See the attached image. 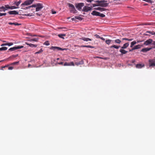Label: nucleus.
Returning a JSON list of instances; mask_svg holds the SVG:
<instances>
[{"label": "nucleus", "instance_id": "obj_23", "mask_svg": "<svg viewBox=\"0 0 155 155\" xmlns=\"http://www.w3.org/2000/svg\"><path fill=\"white\" fill-rule=\"evenodd\" d=\"M58 36L62 39H64V38L63 37L64 36H66V34H61L58 35Z\"/></svg>", "mask_w": 155, "mask_h": 155}, {"label": "nucleus", "instance_id": "obj_41", "mask_svg": "<svg viewBox=\"0 0 155 155\" xmlns=\"http://www.w3.org/2000/svg\"><path fill=\"white\" fill-rule=\"evenodd\" d=\"M5 8L7 9H10L11 6H9V5H5Z\"/></svg>", "mask_w": 155, "mask_h": 155}, {"label": "nucleus", "instance_id": "obj_53", "mask_svg": "<svg viewBox=\"0 0 155 155\" xmlns=\"http://www.w3.org/2000/svg\"><path fill=\"white\" fill-rule=\"evenodd\" d=\"M135 50V49H134V47H133L132 49H130L129 51H132L133 50Z\"/></svg>", "mask_w": 155, "mask_h": 155}, {"label": "nucleus", "instance_id": "obj_15", "mask_svg": "<svg viewBox=\"0 0 155 155\" xmlns=\"http://www.w3.org/2000/svg\"><path fill=\"white\" fill-rule=\"evenodd\" d=\"M94 9L95 10L100 11L101 12L105 11L106 10V8L101 7L95 8H94Z\"/></svg>", "mask_w": 155, "mask_h": 155}, {"label": "nucleus", "instance_id": "obj_25", "mask_svg": "<svg viewBox=\"0 0 155 155\" xmlns=\"http://www.w3.org/2000/svg\"><path fill=\"white\" fill-rule=\"evenodd\" d=\"M81 47H87L88 48H94V47L90 45H81Z\"/></svg>", "mask_w": 155, "mask_h": 155}, {"label": "nucleus", "instance_id": "obj_62", "mask_svg": "<svg viewBox=\"0 0 155 155\" xmlns=\"http://www.w3.org/2000/svg\"><path fill=\"white\" fill-rule=\"evenodd\" d=\"M135 62V60H133L132 61V62L133 63H134V62Z\"/></svg>", "mask_w": 155, "mask_h": 155}, {"label": "nucleus", "instance_id": "obj_4", "mask_svg": "<svg viewBox=\"0 0 155 155\" xmlns=\"http://www.w3.org/2000/svg\"><path fill=\"white\" fill-rule=\"evenodd\" d=\"M91 14L94 15L99 16L102 17H105V15L104 14L100 13V12L95 11H93L91 13Z\"/></svg>", "mask_w": 155, "mask_h": 155}, {"label": "nucleus", "instance_id": "obj_39", "mask_svg": "<svg viewBox=\"0 0 155 155\" xmlns=\"http://www.w3.org/2000/svg\"><path fill=\"white\" fill-rule=\"evenodd\" d=\"M13 5H16L17 7L19 5V4L18 2H15L13 3Z\"/></svg>", "mask_w": 155, "mask_h": 155}, {"label": "nucleus", "instance_id": "obj_37", "mask_svg": "<svg viewBox=\"0 0 155 155\" xmlns=\"http://www.w3.org/2000/svg\"><path fill=\"white\" fill-rule=\"evenodd\" d=\"M92 5H93V7H94L95 6H99V3H95V4H92Z\"/></svg>", "mask_w": 155, "mask_h": 155}, {"label": "nucleus", "instance_id": "obj_55", "mask_svg": "<svg viewBox=\"0 0 155 155\" xmlns=\"http://www.w3.org/2000/svg\"><path fill=\"white\" fill-rule=\"evenodd\" d=\"M8 24L11 25H13L14 23H12L11 22H9L8 23Z\"/></svg>", "mask_w": 155, "mask_h": 155}, {"label": "nucleus", "instance_id": "obj_33", "mask_svg": "<svg viewBox=\"0 0 155 155\" xmlns=\"http://www.w3.org/2000/svg\"><path fill=\"white\" fill-rule=\"evenodd\" d=\"M7 49V48L6 47H2L0 48V51H5Z\"/></svg>", "mask_w": 155, "mask_h": 155}, {"label": "nucleus", "instance_id": "obj_3", "mask_svg": "<svg viewBox=\"0 0 155 155\" xmlns=\"http://www.w3.org/2000/svg\"><path fill=\"white\" fill-rule=\"evenodd\" d=\"M33 0H28L25 1L24 3L21 5V6L23 7L24 6L30 5L33 2Z\"/></svg>", "mask_w": 155, "mask_h": 155}, {"label": "nucleus", "instance_id": "obj_14", "mask_svg": "<svg viewBox=\"0 0 155 155\" xmlns=\"http://www.w3.org/2000/svg\"><path fill=\"white\" fill-rule=\"evenodd\" d=\"M74 64L73 62H71L70 63L65 62L64 64V66H74Z\"/></svg>", "mask_w": 155, "mask_h": 155}, {"label": "nucleus", "instance_id": "obj_22", "mask_svg": "<svg viewBox=\"0 0 155 155\" xmlns=\"http://www.w3.org/2000/svg\"><path fill=\"white\" fill-rule=\"evenodd\" d=\"M120 51L122 54H126L127 52V51L123 49H120Z\"/></svg>", "mask_w": 155, "mask_h": 155}, {"label": "nucleus", "instance_id": "obj_46", "mask_svg": "<svg viewBox=\"0 0 155 155\" xmlns=\"http://www.w3.org/2000/svg\"><path fill=\"white\" fill-rule=\"evenodd\" d=\"M13 25H15V26L20 25H21V24H19V23H18L15 22V23H14Z\"/></svg>", "mask_w": 155, "mask_h": 155}, {"label": "nucleus", "instance_id": "obj_12", "mask_svg": "<svg viewBox=\"0 0 155 155\" xmlns=\"http://www.w3.org/2000/svg\"><path fill=\"white\" fill-rule=\"evenodd\" d=\"M8 13L10 15H16L18 14V12L14 10L12 11H9L8 12Z\"/></svg>", "mask_w": 155, "mask_h": 155}, {"label": "nucleus", "instance_id": "obj_8", "mask_svg": "<svg viewBox=\"0 0 155 155\" xmlns=\"http://www.w3.org/2000/svg\"><path fill=\"white\" fill-rule=\"evenodd\" d=\"M150 67H153L155 65V59H150L149 61Z\"/></svg>", "mask_w": 155, "mask_h": 155}, {"label": "nucleus", "instance_id": "obj_13", "mask_svg": "<svg viewBox=\"0 0 155 155\" xmlns=\"http://www.w3.org/2000/svg\"><path fill=\"white\" fill-rule=\"evenodd\" d=\"M152 48H144L142 49L141 50V51L143 52H147V51H150V50Z\"/></svg>", "mask_w": 155, "mask_h": 155}, {"label": "nucleus", "instance_id": "obj_64", "mask_svg": "<svg viewBox=\"0 0 155 155\" xmlns=\"http://www.w3.org/2000/svg\"><path fill=\"white\" fill-rule=\"evenodd\" d=\"M153 35H155V32L153 31Z\"/></svg>", "mask_w": 155, "mask_h": 155}, {"label": "nucleus", "instance_id": "obj_5", "mask_svg": "<svg viewBox=\"0 0 155 155\" xmlns=\"http://www.w3.org/2000/svg\"><path fill=\"white\" fill-rule=\"evenodd\" d=\"M23 47H24V46H23L14 47H13L10 48L8 49V50L10 51H14L15 50L18 49L22 48H23Z\"/></svg>", "mask_w": 155, "mask_h": 155}, {"label": "nucleus", "instance_id": "obj_27", "mask_svg": "<svg viewBox=\"0 0 155 155\" xmlns=\"http://www.w3.org/2000/svg\"><path fill=\"white\" fill-rule=\"evenodd\" d=\"M116 43L120 44L121 42V41L119 39H116L114 41Z\"/></svg>", "mask_w": 155, "mask_h": 155}, {"label": "nucleus", "instance_id": "obj_48", "mask_svg": "<svg viewBox=\"0 0 155 155\" xmlns=\"http://www.w3.org/2000/svg\"><path fill=\"white\" fill-rule=\"evenodd\" d=\"M18 63H19V61L14 62L12 63V65H15L16 64H18Z\"/></svg>", "mask_w": 155, "mask_h": 155}, {"label": "nucleus", "instance_id": "obj_43", "mask_svg": "<svg viewBox=\"0 0 155 155\" xmlns=\"http://www.w3.org/2000/svg\"><path fill=\"white\" fill-rule=\"evenodd\" d=\"M151 44L154 45V46L152 47V48H155V41H152V42L151 43Z\"/></svg>", "mask_w": 155, "mask_h": 155}, {"label": "nucleus", "instance_id": "obj_7", "mask_svg": "<svg viewBox=\"0 0 155 155\" xmlns=\"http://www.w3.org/2000/svg\"><path fill=\"white\" fill-rule=\"evenodd\" d=\"M51 49L53 50L54 51H59V50H61V51H64L65 50H66V49H63L61 48L60 47H56V46H52L50 48Z\"/></svg>", "mask_w": 155, "mask_h": 155}, {"label": "nucleus", "instance_id": "obj_57", "mask_svg": "<svg viewBox=\"0 0 155 155\" xmlns=\"http://www.w3.org/2000/svg\"><path fill=\"white\" fill-rule=\"evenodd\" d=\"M87 2H91L93 0H86Z\"/></svg>", "mask_w": 155, "mask_h": 155}, {"label": "nucleus", "instance_id": "obj_10", "mask_svg": "<svg viewBox=\"0 0 155 155\" xmlns=\"http://www.w3.org/2000/svg\"><path fill=\"white\" fill-rule=\"evenodd\" d=\"M152 42V39H149L144 42L143 44L145 45H148L151 44Z\"/></svg>", "mask_w": 155, "mask_h": 155}, {"label": "nucleus", "instance_id": "obj_60", "mask_svg": "<svg viewBox=\"0 0 155 155\" xmlns=\"http://www.w3.org/2000/svg\"><path fill=\"white\" fill-rule=\"evenodd\" d=\"M75 17L74 18H71V19L72 21H75Z\"/></svg>", "mask_w": 155, "mask_h": 155}, {"label": "nucleus", "instance_id": "obj_56", "mask_svg": "<svg viewBox=\"0 0 155 155\" xmlns=\"http://www.w3.org/2000/svg\"><path fill=\"white\" fill-rule=\"evenodd\" d=\"M52 14H55L56 13V11H54L52 10Z\"/></svg>", "mask_w": 155, "mask_h": 155}, {"label": "nucleus", "instance_id": "obj_31", "mask_svg": "<svg viewBox=\"0 0 155 155\" xmlns=\"http://www.w3.org/2000/svg\"><path fill=\"white\" fill-rule=\"evenodd\" d=\"M120 47V46H117L115 45H112V46H111L110 48H114L116 49H118Z\"/></svg>", "mask_w": 155, "mask_h": 155}, {"label": "nucleus", "instance_id": "obj_2", "mask_svg": "<svg viewBox=\"0 0 155 155\" xmlns=\"http://www.w3.org/2000/svg\"><path fill=\"white\" fill-rule=\"evenodd\" d=\"M68 6L70 8V11L71 12L73 13H75L77 12V11L76 10L74 6L72 4L69 3Z\"/></svg>", "mask_w": 155, "mask_h": 155}, {"label": "nucleus", "instance_id": "obj_52", "mask_svg": "<svg viewBox=\"0 0 155 155\" xmlns=\"http://www.w3.org/2000/svg\"><path fill=\"white\" fill-rule=\"evenodd\" d=\"M148 33H147V31L144 34V35H149L148 34Z\"/></svg>", "mask_w": 155, "mask_h": 155}, {"label": "nucleus", "instance_id": "obj_49", "mask_svg": "<svg viewBox=\"0 0 155 155\" xmlns=\"http://www.w3.org/2000/svg\"><path fill=\"white\" fill-rule=\"evenodd\" d=\"M60 64V65H62L63 64V62H58V63H56V64Z\"/></svg>", "mask_w": 155, "mask_h": 155}, {"label": "nucleus", "instance_id": "obj_35", "mask_svg": "<svg viewBox=\"0 0 155 155\" xmlns=\"http://www.w3.org/2000/svg\"><path fill=\"white\" fill-rule=\"evenodd\" d=\"M75 19H78L79 20H81L83 19V18H82L78 16H75Z\"/></svg>", "mask_w": 155, "mask_h": 155}, {"label": "nucleus", "instance_id": "obj_20", "mask_svg": "<svg viewBox=\"0 0 155 155\" xmlns=\"http://www.w3.org/2000/svg\"><path fill=\"white\" fill-rule=\"evenodd\" d=\"M144 66V64H138L136 65V67L138 68H141Z\"/></svg>", "mask_w": 155, "mask_h": 155}, {"label": "nucleus", "instance_id": "obj_24", "mask_svg": "<svg viewBox=\"0 0 155 155\" xmlns=\"http://www.w3.org/2000/svg\"><path fill=\"white\" fill-rule=\"evenodd\" d=\"M84 64V61L82 60L79 62H75V64L76 65H79L82 64Z\"/></svg>", "mask_w": 155, "mask_h": 155}, {"label": "nucleus", "instance_id": "obj_58", "mask_svg": "<svg viewBox=\"0 0 155 155\" xmlns=\"http://www.w3.org/2000/svg\"><path fill=\"white\" fill-rule=\"evenodd\" d=\"M100 38L101 39V40H103V41H105V39L104 38H103V37H101V38Z\"/></svg>", "mask_w": 155, "mask_h": 155}, {"label": "nucleus", "instance_id": "obj_42", "mask_svg": "<svg viewBox=\"0 0 155 155\" xmlns=\"http://www.w3.org/2000/svg\"><path fill=\"white\" fill-rule=\"evenodd\" d=\"M42 51H43V50H42V49L41 48L39 51H38L36 52H35V54H37L40 53H41V52H42Z\"/></svg>", "mask_w": 155, "mask_h": 155}, {"label": "nucleus", "instance_id": "obj_38", "mask_svg": "<svg viewBox=\"0 0 155 155\" xmlns=\"http://www.w3.org/2000/svg\"><path fill=\"white\" fill-rule=\"evenodd\" d=\"M44 44L46 46H48L50 45V44L48 41H46L45 42Z\"/></svg>", "mask_w": 155, "mask_h": 155}, {"label": "nucleus", "instance_id": "obj_9", "mask_svg": "<svg viewBox=\"0 0 155 155\" xmlns=\"http://www.w3.org/2000/svg\"><path fill=\"white\" fill-rule=\"evenodd\" d=\"M43 8L42 4L41 3H38L37 4V6L36 8V12L39 11Z\"/></svg>", "mask_w": 155, "mask_h": 155}, {"label": "nucleus", "instance_id": "obj_40", "mask_svg": "<svg viewBox=\"0 0 155 155\" xmlns=\"http://www.w3.org/2000/svg\"><path fill=\"white\" fill-rule=\"evenodd\" d=\"M18 7H16L15 6H11L10 7V9H16L18 8Z\"/></svg>", "mask_w": 155, "mask_h": 155}, {"label": "nucleus", "instance_id": "obj_45", "mask_svg": "<svg viewBox=\"0 0 155 155\" xmlns=\"http://www.w3.org/2000/svg\"><path fill=\"white\" fill-rule=\"evenodd\" d=\"M147 33H149L150 34H151V35H153V31H147Z\"/></svg>", "mask_w": 155, "mask_h": 155}, {"label": "nucleus", "instance_id": "obj_61", "mask_svg": "<svg viewBox=\"0 0 155 155\" xmlns=\"http://www.w3.org/2000/svg\"><path fill=\"white\" fill-rule=\"evenodd\" d=\"M18 3L19 4H20L22 2L21 0H19V1H18Z\"/></svg>", "mask_w": 155, "mask_h": 155}, {"label": "nucleus", "instance_id": "obj_50", "mask_svg": "<svg viewBox=\"0 0 155 155\" xmlns=\"http://www.w3.org/2000/svg\"><path fill=\"white\" fill-rule=\"evenodd\" d=\"M1 46H7V43H4V44H2L1 45Z\"/></svg>", "mask_w": 155, "mask_h": 155}, {"label": "nucleus", "instance_id": "obj_36", "mask_svg": "<svg viewBox=\"0 0 155 155\" xmlns=\"http://www.w3.org/2000/svg\"><path fill=\"white\" fill-rule=\"evenodd\" d=\"M143 1L146 2H147L150 3H152L153 2L151 0H142Z\"/></svg>", "mask_w": 155, "mask_h": 155}, {"label": "nucleus", "instance_id": "obj_6", "mask_svg": "<svg viewBox=\"0 0 155 155\" xmlns=\"http://www.w3.org/2000/svg\"><path fill=\"white\" fill-rule=\"evenodd\" d=\"M84 4L83 3H81L76 4V7L79 11H81L82 9V8L84 6Z\"/></svg>", "mask_w": 155, "mask_h": 155}, {"label": "nucleus", "instance_id": "obj_18", "mask_svg": "<svg viewBox=\"0 0 155 155\" xmlns=\"http://www.w3.org/2000/svg\"><path fill=\"white\" fill-rule=\"evenodd\" d=\"M129 45V43H126L124 44L123 46L121 47L122 49H125L127 48Z\"/></svg>", "mask_w": 155, "mask_h": 155}, {"label": "nucleus", "instance_id": "obj_32", "mask_svg": "<svg viewBox=\"0 0 155 155\" xmlns=\"http://www.w3.org/2000/svg\"><path fill=\"white\" fill-rule=\"evenodd\" d=\"M141 47V46L140 45H138L135 46L134 47L135 49H137L140 48Z\"/></svg>", "mask_w": 155, "mask_h": 155}, {"label": "nucleus", "instance_id": "obj_44", "mask_svg": "<svg viewBox=\"0 0 155 155\" xmlns=\"http://www.w3.org/2000/svg\"><path fill=\"white\" fill-rule=\"evenodd\" d=\"M13 45V43H7V45L9 46H11L12 45Z\"/></svg>", "mask_w": 155, "mask_h": 155}, {"label": "nucleus", "instance_id": "obj_51", "mask_svg": "<svg viewBox=\"0 0 155 155\" xmlns=\"http://www.w3.org/2000/svg\"><path fill=\"white\" fill-rule=\"evenodd\" d=\"M13 67H10L8 68V70H12V69H13Z\"/></svg>", "mask_w": 155, "mask_h": 155}, {"label": "nucleus", "instance_id": "obj_29", "mask_svg": "<svg viewBox=\"0 0 155 155\" xmlns=\"http://www.w3.org/2000/svg\"><path fill=\"white\" fill-rule=\"evenodd\" d=\"M137 43V42L136 41H132L131 43V45L130 46V47L132 48L133 47V46L136 44Z\"/></svg>", "mask_w": 155, "mask_h": 155}, {"label": "nucleus", "instance_id": "obj_59", "mask_svg": "<svg viewBox=\"0 0 155 155\" xmlns=\"http://www.w3.org/2000/svg\"><path fill=\"white\" fill-rule=\"evenodd\" d=\"M6 13H2V16H5L6 15Z\"/></svg>", "mask_w": 155, "mask_h": 155}, {"label": "nucleus", "instance_id": "obj_54", "mask_svg": "<svg viewBox=\"0 0 155 155\" xmlns=\"http://www.w3.org/2000/svg\"><path fill=\"white\" fill-rule=\"evenodd\" d=\"M18 54H16V55H13L12 56L14 58H15V57H17L18 56Z\"/></svg>", "mask_w": 155, "mask_h": 155}, {"label": "nucleus", "instance_id": "obj_1", "mask_svg": "<svg viewBox=\"0 0 155 155\" xmlns=\"http://www.w3.org/2000/svg\"><path fill=\"white\" fill-rule=\"evenodd\" d=\"M95 2L96 3H99V6L101 7H106L108 5V3H107V1L105 0H96Z\"/></svg>", "mask_w": 155, "mask_h": 155}, {"label": "nucleus", "instance_id": "obj_21", "mask_svg": "<svg viewBox=\"0 0 155 155\" xmlns=\"http://www.w3.org/2000/svg\"><path fill=\"white\" fill-rule=\"evenodd\" d=\"M7 9L5 8V6H2L0 7V12H5Z\"/></svg>", "mask_w": 155, "mask_h": 155}, {"label": "nucleus", "instance_id": "obj_17", "mask_svg": "<svg viewBox=\"0 0 155 155\" xmlns=\"http://www.w3.org/2000/svg\"><path fill=\"white\" fill-rule=\"evenodd\" d=\"M26 44L32 48H36L37 46V45H34L32 44H29L27 43H26Z\"/></svg>", "mask_w": 155, "mask_h": 155}, {"label": "nucleus", "instance_id": "obj_47", "mask_svg": "<svg viewBox=\"0 0 155 155\" xmlns=\"http://www.w3.org/2000/svg\"><path fill=\"white\" fill-rule=\"evenodd\" d=\"M94 36L97 38H101V37L98 35H95Z\"/></svg>", "mask_w": 155, "mask_h": 155}, {"label": "nucleus", "instance_id": "obj_11", "mask_svg": "<svg viewBox=\"0 0 155 155\" xmlns=\"http://www.w3.org/2000/svg\"><path fill=\"white\" fill-rule=\"evenodd\" d=\"M92 9L91 7H89L84 6L82 10V11L85 12H87L91 10Z\"/></svg>", "mask_w": 155, "mask_h": 155}, {"label": "nucleus", "instance_id": "obj_26", "mask_svg": "<svg viewBox=\"0 0 155 155\" xmlns=\"http://www.w3.org/2000/svg\"><path fill=\"white\" fill-rule=\"evenodd\" d=\"M113 41V40H111L108 39L107 40H106L105 41V42L108 45H109L110 44V43L112 41Z\"/></svg>", "mask_w": 155, "mask_h": 155}, {"label": "nucleus", "instance_id": "obj_34", "mask_svg": "<svg viewBox=\"0 0 155 155\" xmlns=\"http://www.w3.org/2000/svg\"><path fill=\"white\" fill-rule=\"evenodd\" d=\"M122 40H127V41H132V40H133V39H132V38H131V39H128V38H122Z\"/></svg>", "mask_w": 155, "mask_h": 155}, {"label": "nucleus", "instance_id": "obj_63", "mask_svg": "<svg viewBox=\"0 0 155 155\" xmlns=\"http://www.w3.org/2000/svg\"><path fill=\"white\" fill-rule=\"evenodd\" d=\"M2 16V13H0V16Z\"/></svg>", "mask_w": 155, "mask_h": 155}, {"label": "nucleus", "instance_id": "obj_19", "mask_svg": "<svg viewBox=\"0 0 155 155\" xmlns=\"http://www.w3.org/2000/svg\"><path fill=\"white\" fill-rule=\"evenodd\" d=\"M37 6V4H34V5H32L31 6H28V7H26L25 8H22L23 9H25V10H26V9H27L28 8H31V7H36H36Z\"/></svg>", "mask_w": 155, "mask_h": 155}, {"label": "nucleus", "instance_id": "obj_28", "mask_svg": "<svg viewBox=\"0 0 155 155\" xmlns=\"http://www.w3.org/2000/svg\"><path fill=\"white\" fill-rule=\"evenodd\" d=\"M38 38H35L32 39H31L29 40V41H38Z\"/></svg>", "mask_w": 155, "mask_h": 155}, {"label": "nucleus", "instance_id": "obj_30", "mask_svg": "<svg viewBox=\"0 0 155 155\" xmlns=\"http://www.w3.org/2000/svg\"><path fill=\"white\" fill-rule=\"evenodd\" d=\"M144 25H155V23H146L143 24Z\"/></svg>", "mask_w": 155, "mask_h": 155}, {"label": "nucleus", "instance_id": "obj_16", "mask_svg": "<svg viewBox=\"0 0 155 155\" xmlns=\"http://www.w3.org/2000/svg\"><path fill=\"white\" fill-rule=\"evenodd\" d=\"M81 39L82 40L86 41H92V40L90 38H87L85 37H82L81 38Z\"/></svg>", "mask_w": 155, "mask_h": 155}]
</instances>
